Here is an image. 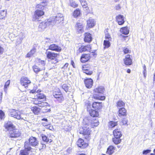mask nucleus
I'll return each mask as SVG.
<instances>
[{"label":"nucleus","instance_id":"obj_1","mask_svg":"<svg viewBox=\"0 0 155 155\" xmlns=\"http://www.w3.org/2000/svg\"><path fill=\"white\" fill-rule=\"evenodd\" d=\"M10 115L18 120H26L27 115L24 113L22 111L15 109H11L9 111Z\"/></svg>","mask_w":155,"mask_h":155},{"label":"nucleus","instance_id":"obj_2","mask_svg":"<svg viewBox=\"0 0 155 155\" xmlns=\"http://www.w3.org/2000/svg\"><path fill=\"white\" fill-rule=\"evenodd\" d=\"M51 26H53L56 24H58L63 21L64 19L63 15L61 13L58 14L55 16H53L49 19Z\"/></svg>","mask_w":155,"mask_h":155},{"label":"nucleus","instance_id":"obj_3","mask_svg":"<svg viewBox=\"0 0 155 155\" xmlns=\"http://www.w3.org/2000/svg\"><path fill=\"white\" fill-rule=\"evenodd\" d=\"M24 147V150L20 151L19 155H29L31 153L32 148L30 147H29L28 142H25Z\"/></svg>","mask_w":155,"mask_h":155},{"label":"nucleus","instance_id":"obj_4","mask_svg":"<svg viewBox=\"0 0 155 155\" xmlns=\"http://www.w3.org/2000/svg\"><path fill=\"white\" fill-rule=\"evenodd\" d=\"M91 130L89 127H85L82 128H81L79 130V133L84 136L86 139H88L89 136L90 134Z\"/></svg>","mask_w":155,"mask_h":155},{"label":"nucleus","instance_id":"obj_5","mask_svg":"<svg viewBox=\"0 0 155 155\" xmlns=\"http://www.w3.org/2000/svg\"><path fill=\"white\" fill-rule=\"evenodd\" d=\"M84 120L86 121L87 120L88 122L86 123V124L88 126L90 124L91 127L92 128H94L97 126L99 124L98 120L97 119H93L90 120L85 119Z\"/></svg>","mask_w":155,"mask_h":155},{"label":"nucleus","instance_id":"obj_6","mask_svg":"<svg viewBox=\"0 0 155 155\" xmlns=\"http://www.w3.org/2000/svg\"><path fill=\"white\" fill-rule=\"evenodd\" d=\"M44 14V12L40 10H37L35 11L33 16L32 20L33 21H38L42 16Z\"/></svg>","mask_w":155,"mask_h":155},{"label":"nucleus","instance_id":"obj_7","mask_svg":"<svg viewBox=\"0 0 155 155\" xmlns=\"http://www.w3.org/2000/svg\"><path fill=\"white\" fill-rule=\"evenodd\" d=\"M51 25V22L49 19L46 21H43L41 23L39 26L38 28L40 31H43L48 26Z\"/></svg>","mask_w":155,"mask_h":155},{"label":"nucleus","instance_id":"obj_8","mask_svg":"<svg viewBox=\"0 0 155 155\" xmlns=\"http://www.w3.org/2000/svg\"><path fill=\"white\" fill-rule=\"evenodd\" d=\"M28 142L29 147L31 146L33 147H35L38 145V141L37 138L33 137H30L28 140Z\"/></svg>","mask_w":155,"mask_h":155},{"label":"nucleus","instance_id":"obj_9","mask_svg":"<svg viewBox=\"0 0 155 155\" xmlns=\"http://www.w3.org/2000/svg\"><path fill=\"white\" fill-rule=\"evenodd\" d=\"M32 102L35 104L38 105L39 107H44L47 106L48 104L45 102H43L40 100L35 99V97L31 101Z\"/></svg>","mask_w":155,"mask_h":155},{"label":"nucleus","instance_id":"obj_10","mask_svg":"<svg viewBox=\"0 0 155 155\" xmlns=\"http://www.w3.org/2000/svg\"><path fill=\"white\" fill-rule=\"evenodd\" d=\"M84 25L82 23H77L75 26V29L78 33H81L84 32Z\"/></svg>","mask_w":155,"mask_h":155},{"label":"nucleus","instance_id":"obj_11","mask_svg":"<svg viewBox=\"0 0 155 155\" xmlns=\"http://www.w3.org/2000/svg\"><path fill=\"white\" fill-rule=\"evenodd\" d=\"M20 133L18 129H13L9 132V136L11 138L17 137L20 136Z\"/></svg>","mask_w":155,"mask_h":155},{"label":"nucleus","instance_id":"obj_12","mask_svg":"<svg viewBox=\"0 0 155 155\" xmlns=\"http://www.w3.org/2000/svg\"><path fill=\"white\" fill-rule=\"evenodd\" d=\"M21 83L22 85L24 86L25 87H26L28 84H30L31 81L28 78L24 77L21 78Z\"/></svg>","mask_w":155,"mask_h":155},{"label":"nucleus","instance_id":"obj_13","mask_svg":"<svg viewBox=\"0 0 155 155\" xmlns=\"http://www.w3.org/2000/svg\"><path fill=\"white\" fill-rule=\"evenodd\" d=\"M77 145L78 147L84 148L88 146L87 143H85L82 139L80 138L77 142Z\"/></svg>","mask_w":155,"mask_h":155},{"label":"nucleus","instance_id":"obj_14","mask_svg":"<svg viewBox=\"0 0 155 155\" xmlns=\"http://www.w3.org/2000/svg\"><path fill=\"white\" fill-rule=\"evenodd\" d=\"M49 49L58 52H60L61 50V48L55 44H52L49 47Z\"/></svg>","mask_w":155,"mask_h":155},{"label":"nucleus","instance_id":"obj_15","mask_svg":"<svg viewBox=\"0 0 155 155\" xmlns=\"http://www.w3.org/2000/svg\"><path fill=\"white\" fill-rule=\"evenodd\" d=\"M53 95L54 97L58 99L59 101H61L64 100V98L60 91H54L53 93Z\"/></svg>","mask_w":155,"mask_h":155},{"label":"nucleus","instance_id":"obj_16","mask_svg":"<svg viewBox=\"0 0 155 155\" xmlns=\"http://www.w3.org/2000/svg\"><path fill=\"white\" fill-rule=\"evenodd\" d=\"M47 58L53 60L56 58L57 56V54L54 53V52H52L47 50L46 52Z\"/></svg>","mask_w":155,"mask_h":155},{"label":"nucleus","instance_id":"obj_17","mask_svg":"<svg viewBox=\"0 0 155 155\" xmlns=\"http://www.w3.org/2000/svg\"><path fill=\"white\" fill-rule=\"evenodd\" d=\"M117 22L119 25H122L124 23L125 21L124 16L123 15H119L116 17Z\"/></svg>","mask_w":155,"mask_h":155},{"label":"nucleus","instance_id":"obj_18","mask_svg":"<svg viewBox=\"0 0 155 155\" xmlns=\"http://www.w3.org/2000/svg\"><path fill=\"white\" fill-rule=\"evenodd\" d=\"M93 82V80L91 78L85 79L84 80L85 86L88 88H90L91 87Z\"/></svg>","mask_w":155,"mask_h":155},{"label":"nucleus","instance_id":"obj_19","mask_svg":"<svg viewBox=\"0 0 155 155\" xmlns=\"http://www.w3.org/2000/svg\"><path fill=\"white\" fill-rule=\"evenodd\" d=\"M25 37V34L24 33L21 32L20 33L19 37L18 38L16 41L15 44L16 45H19L21 43L23 39Z\"/></svg>","mask_w":155,"mask_h":155},{"label":"nucleus","instance_id":"obj_20","mask_svg":"<svg viewBox=\"0 0 155 155\" xmlns=\"http://www.w3.org/2000/svg\"><path fill=\"white\" fill-rule=\"evenodd\" d=\"M125 64L127 65H130L132 64V59L130 58V55L127 54L125 56V58L124 59Z\"/></svg>","mask_w":155,"mask_h":155},{"label":"nucleus","instance_id":"obj_21","mask_svg":"<svg viewBox=\"0 0 155 155\" xmlns=\"http://www.w3.org/2000/svg\"><path fill=\"white\" fill-rule=\"evenodd\" d=\"M38 92V91L34 94L35 97V99H38L39 100L43 99L44 101L45 99V95L43 94L39 93Z\"/></svg>","mask_w":155,"mask_h":155},{"label":"nucleus","instance_id":"obj_22","mask_svg":"<svg viewBox=\"0 0 155 155\" xmlns=\"http://www.w3.org/2000/svg\"><path fill=\"white\" fill-rule=\"evenodd\" d=\"M90 58L89 54H83L81 58V61L82 63H85L88 61Z\"/></svg>","mask_w":155,"mask_h":155},{"label":"nucleus","instance_id":"obj_23","mask_svg":"<svg viewBox=\"0 0 155 155\" xmlns=\"http://www.w3.org/2000/svg\"><path fill=\"white\" fill-rule=\"evenodd\" d=\"M92 40V37L91 35L89 33H86L84 34V41L85 42H89Z\"/></svg>","mask_w":155,"mask_h":155},{"label":"nucleus","instance_id":"obj_24","mask_svg":"<svg viewBox=\"0 0 155 155\" xmlns=\"http://www.w3.org/2000/svg\"><path fill=\"white\" fill-rule=\"evenodd\" d=\"M92 106L93 107L95 110L100 109L102 107L101 103L98 102H94L93 103Z\"/></svg>","mask_w":155,"mask_h":155},{"label":"nucleus","instance_id":"obj_25","mask_svg":"<svg viewBox=\"0 0 155 155\" xmlns=\"http://www.w3.org/2000/svg\"><path fill=\"white\" fill-rule=\"evenodd\" d=\"M90 50V48L89 45L86 46H82L81 47L79 48L78 49V51L80 52H82L83 51H91Z\"/></svg>","mask_w":155,"mask_h":155},{"label":"nucleus","instance_id":"obj_26","mask_svg":"<svg viewBox=\"0 0 155 155\" xmlns=\"http://www.w3.org/2000/svg\"><path fill=\"white\" fill-rule=\"evenodd\" d=\"M87 25L89 28H92L95 24V22L94 19L90 18L87 21Z\"/></svg>","mask_w":155,"mask_h":155},{"label":"nucleus","instance_id":"obj_27","mask_svg":"<svg viewBox=\"0 0 155 155\" xmlns=\"http://www.w3.org/2000/svg\"><path fill=\"white\" fill-rule=\"evenodd\" d=\"M113 134L114 137L117 138H120L122 136L121 131L118 129H116L114 130Z\"/></svg>","mask_w":155,"mask_h":155},{"label":"nucleus","instance_id":"obj_28","mask_svg":"<svg viewBox=\"0 0 155 155\" xmlns=\"http://www.w3.org/2000/svg\"><path fill=\"white\" fill-rule=\"evenodd\" d=\"M4 126L5 128L8 130H10V131L12 130L13 129V125L11 122H8L7 123L5 124Z\"/></svg>","mask_w":155,"mask_h":155},{"label":"nucleus","instance_id":"obj_29","mask_svg":"<svg viewBox=\"0 0 155 155\" xmlns=\"http://www.w3.org/2000/svg\"><path fill=\"white\" fill-rule=\"evenodd\" d=\"M120 31L122 34L127 35L129 33V30L127 27H125L121 28Z\"/></svg>","mask_w":155,"mask_h":155},{"label":"nucleus","instance_id":"obj_30","mask_svg":"<svg viewBox=\"0 0 155 155\" xmlns=\"http://www.w3.org/2000/svg\"><path fill=\"white\" fill-rule=\"evenodd\" d=\"M7 11L6 10H2L0 11V19H5L6 16Z\"/></svg>","mask_w":155,"mask_h":155},{"label":"nucleus","instance_id":"obj_31","mask_svg":"<svg viewBox=\"0 0 155 155\" xmlns=\"http://www.w3.org/2000/svg\"><path fill=\"white\" fill-rule=\"evenodd\" d=\"M104 88L102 86H100L96 88L94 90L95 94L97 93H103L104 91Z\"/></svg>","mask_w":155,"mask_h":155},{"label":"nucleus","instance_id":"obj_32","mask_svg":"<svg viewBox=\"0 0 155 155\" xmlns=\"http://www.w3.org/2000/svg\"><path fill=\"white\" fill-rule=\"evenodd\" d=\"M81 4L84 8L85 10L87 11L89 9V8L87 6V3L85 0H79Z\"/></svg>","mask_w":155,"mask_h":155},{"label":"nucleus","instance_id":"obj_33","mask_svg":"<svg viewBox=\"0 0 155 155\" xmlns=\"http://www.w3.org/2000/svg\"><path fill=\"white\" fill-rule=\"evenodd\" d=\"M83 72L87 75H91L93 73V71H90L87 68L83 67L82 69Z\"/></svg>","mask_w":155,"mask_h":155},{"label":"nucleus","instance_id":"obj_34","mask_svg":"<svg viewBox=\"0 0 155 155\" xmlns=\"http://www.w3.org/2000/svg\"><path fill=\"white\" fill-rule=\"evenodd\" d=\"M33 68L34 71L36 73H37L40 71L45 69V67H42L41 68H39L36 65H34L33 67Z\"/></svg>","mask_w":155,"mask_h":155},{"label":"nucleus","instance_id":"obj_35","mask_svg":"<svg viewBox=\"0 0 155 155\" xmlns=\"http://www.w3.org/2000/svg\"><path fill=\"white\" fill-rule=\"evenodd\" d=\"M31 110L35 114L37 115L40 112V109L36 106H35L31 108Z\"/></svg>","mask_w":155,"mask_h":155},{"label":"nucleus","instance_id":"obj_36","mask_svg":"<svg viewBox=\"0 0 155 155\" xmlns=\"http://www.w3.org/2000/svg\"><path fill=\"white\" fill-rule=\"evenodd\" d=\"M119 116H125L126 115V110L124 108H120L119 111Z\"/></svg>","mask_w":155,"mask_h":155},{"label":"nucleus","instance_id":"obj_37","mask_svg":"<svg viewBox=\"0 0 155 155\" xmlns=\"http://www.w3.org/2000/svg\"><path fill=\"white\" fill-rule=\"evenodd\" d=\"M90 115L93 117H97L98 116V112L95 110H91L89 112Z\"/></svg>","mask_w":155,"mask_h":155},{"label":"nucleus","instance_id":"obj_38","mask_svg":"<svg viewBox=\"0 0 155 155\" xmlns=\"http://www.w3.org/2000/svg\"><path fill=\"white\" fill-rule=\"evenodd\" d=\"M114 148L113 146H110L108 148L107 153L109 155L112 154L114 152Z\"/></svg>","mask_w":155,"mask_h":155},{"label":"nucleus","instance_id":"obj_39","mask_svg":"<svg viewBox=\"0 0 155 155\" xmlns=\"http://www.w3.org/2000/svg\"><path fill=\"white\" fill-rule=\"evenodd\" d=\"M93 98L95 99L100 100H104L105 97L104 96H99L96 94H94L93 95Z\"/></svg>","mask_w":155,"mask_h":155},{"label":"nucleus","instance_id":"obj_40","mask_svg":"<svg viewBox=\"0 0 155 155\" xmlns=\"http://www.w3.org/2000/svg\"><path fill=\"white\" fill-rule=\"evenodd\" d=\"M41 136L42 137V138L44 142H45L46 143L48 142L51 143L52 141V140L51 139H49L45 135L43 134H41Z\"/></svg>","mask_w":155,"mask_h":155},{"label":"nucleus","instance_id":"obj_41","mask_svg":"<svg viewBox=\"0 0 155 155\" xmlns=\"http://www.w3.org/2000/svg\"><path fill=\"white\" fill-rule=\"evenodd\" d=\"M36 49L35 48H33L31 51L29 52L27 55V57H30L32 56L35 52Z\"/></svg>","mask_w":155,"mask_h":155},{"label":"nucleus","instance_id":"obj_42","mask_svg":"<svg viewBox=\"0 0 155 155\" xmlns=\"http://www.w3.org/2000/svg\"><path fill=\"white\" fill-rule=\"evenodd\" d=\"M46 4L45 3H41L37 4L36 6V8L43 10L45 7L46 6Z\"/></svg>","mask_w":155,"mask_h":155},{"label":"nucleus","instance_id":"obj_43","mask_svg":"<svg viewBox=\"0 0 155 155\" xmlns=\"http://www.w3.org/2000/svg\"><path fill=\"white\" fill-rule=\"evenodd\" d=\"M80 14V11L79 9H77L75 10L73 13V15L74 17L76 18Z\"/></svg>","mask_w":155,"mask_h":155},{"label":"nucleus","instance_id":"obj_44","mask_svg":"<svg viewBox=\"0 0 155 155\" xmlns=\"http://www.w3.org/2000/svg\"><path fill=\"white\" fill-rule=\"evenodd\" d=\"M125 105V103L122 101L119 100L117 104V107H123Z\"/></svg>","mask_w":155,"mask_h":155},{"label":"nucleus","instance_id":"obj_45","mask_svg":"<svg viewBox=\"0 0 155 155\" xmlns=\"http://www.w3.org/2000/svg\"><path fill=\"white\" fill-rule=\"evenodd\" d=\"M117 122L110 121L109 123L108 126L110 128H113L117 125Z\"/></svg>","mask_w":155,"mask_h":155},{"label":"nucleus","instance_id":"obj_46","mask_svg":"<svg viewBox=\"0 0 155 155\" xmlns=\"http://www.w3.org/2000/svg\"><path fill=\"white\" fill-rule=\"evenodd\" d=\"M42 124L44 126H46L47 127V128L48 129H49L51 130H52L53 129V126L51 125H50V124L49 123H43Z\"/></svg>","mask_w":155,"mask_h":155},{"label":"nucleus","instance_id":"obj_47","mask_svg":"<svg viewBox=\"0 0 155 155\" xmlns=\"http://www.w3.org/2000/svg\"><path fill=\"white\" fill-rule=\"evenodd\" d=\"M10 80H8L5 83L4 85V91L6 93L7 90V88L10 84Z\"/></svg>","mask_w":155,"mask_h":155},{"label":"nucleus","instance_id":"obj_48","mask_svg":"<svg viewBox=\"0 0 155 155\" xmlns=\"http://www.w3.org/2000/svg\"><path fill=\"white\" fill-rule=\"evenodd\" d=\"M110 40H104V48H108L110 46V43L109 42Z\"/></svg>","mask_w":155,"mask_h":155},{"label":"nucleus","instance_id":"obj_49","mask_svg":"<svg viewBox=\"0 0 155 155\" xmlns=\"http://www.w3.org/2000/svg\"><path fill=\"white\" fill-rule=\"evenodd\" d=\"M113 140L114 143L116 144L120 143L121 142V140L120 139V138L115 137L113 138Z\"/></svg>","mask_w":155,"mask_h":155},{"label":"nucleus","instance_id":"obj_50","mask_svg":"<svg viewBox=\"0 0 155 155\" xmlns=\"http://www.w3.org/2000/svg\"><path fill=\"white\" fill-rule=\"evenodd\" d=\"M104 32L105 33V38L106 40H107H107H111V38L107 30L105 31Z\"/></svg>","mask_w":155,"mask_h":155},{"label":"nucleus","instance_id":"obj_51","mask_svg":"<svg viewBox=\"0 0 155 155\" xmlns=\"http://www.w3.org/2000/svg\"><path fill=\"white\" fill-rule=\"evenodd\" d=\"M62 87L66 92H67L68 91V87L66 84H63Z\"/></svg>","mask_w":155,"mask_h":155},{"label":"nucleus","instance_id":"obj_52","mask_svg":"<svg viewBox=\"0 0 155 155\" xmlns=\"http://www.w3.org/2000/svg\"><path fill=\"white\" fill-rule=\"evenodd\" d=\"M123 51L124 54H126L130 53L131 51L128 48H124L123 49Z\"/></svg>","mask_w":155,"mask_h":155},{"label":"nucleus","instance_id":"obj_53","mask_svg":"<svg viewBox=\"0 0 155 155\" xmlns=\"http://www.w3.org/2000/svg\"><path fill=\"white\" fill-rule=\"evenodd\" d=\"M5 117V113L2 110H0V118L1 119L4 118Z\"/></svg>","mask_w":155,"mask_h":155},{"label":"nucleus","instance_id":"obj_54","mask_svg":"<svg viewBox=\"0 0 155 155\" xmlns=\"http://www.w3.org/2000/svg\"><path fill=\"white\" fill-rule=\"evenodd\" d=\"M17 31L16 29H14L13 33H11L10 34V35L13 37H16L18 35L17 33H16V32Z\"/></svg>","mask_w":155,"mask_h":155},{"label":"nucleus","instance_id":"obj_55","mask_svg":"<svg viewBox=\"0 0 155 155\" xmlns=\"http://www.w3.org/2000/svg\"><path fill=\"white\" fill-rule=\"evenodd\" d=\"M70 5L73 8L77 7L78 6V4L75 2H72V3L71 2L70 4Z\"/></svg>","mask_w":155,"mask_h":155},{"label":"nucleus","instance_id":"obj_56","mask_svg":"<svg viewBox=\"0 0 155 155\" xmlns=\"http://www.w3.org/2000/svg\"><path fill=\"white\" fill-rule=\"evenodd\" d=\"M46 42L47 43H52L54 42L53 40L51 38H46Z\"/></svg>","mask_w":155,"mask_h":155},{"label":"nucleus","instance_id":"obj_57","mask_svg":"<svg viewBox=\"0 0 155 155\" xmlns=\"http://www.w3.org/2000/svg\"><path fill=\"white\" fill-rule=\"evenodd\" d=\"M143 68L144 69V71H143V73L144 74V76L145 78L146 77V75L147 74L146 73V67L145 65H144L143 66Z\"/></svg>","mask_w":155,"mask_h":155},{"label":"nucleus","instance_id":"obj_58","mask_svg":"<svg viewBox=\"0 0 155 155\" xmlns=\"http://www.w3.org/2000/svg\"><path fill=\"white\" fill-rule=\"evenodd\" d=\"M151 151V150H144L143 151V154H147V153H150Z\"/></svg>","mask_w":155,"mask_h":155},{"label":"nucleus","instance_id":"obj_59","mask_svg":"<svg viewBox=\"0 0 155 155\" xmlns=\"http://www.w3.org/2000/svg\"><path fill=\"white\" fill-rule=\"evenodd\" d=\"M68 63H66L64 64V66L62 68H63V69H64V70H65V69H67V68L68 67Z\"/></svg>","mask_w":155,"mask_h":155},{"label":"nucleus","instance_id":"obj_60","mask_svg":"<svg viewBox=\"0 0 155 155\" xmlns=\"http://www.w3.org/2000/svg\"><path fill=\"white\" fill-rule=\"evenodd\" d=\"M40 63L42 65L43 67H44V66L45 65V61H40Z\"/></svg>","mask_w":155,"mask_h":155},{"label":"nucleus","instance_id":"obj_61","mask_svg":"<svg viewBox=\"0 0 155 155\" xmlns=\"http://www.w3.org/2000/svg\"><path fill=\"white\" fill-rule=\"evenodd\" d=\"M127 120L125 119H124L122 120V123H123V124H127Z\"/></svg>","mask_w":155,"mask_h":155},{"label":"nucleus","instance_id":"obj_62","mask_svg":"<svg viewBox=\"0 0 155 155\" xmlns=\"http://www.w3.org/2000/svg\"><path fill=\"white\" fill-rule=\"evenodd\" d=\"M71 64L72 66H73V67L75 68L74 63L73 61H71Z\"/></svg>","mask_w":155,"mask_h":155},{"label":"nucleus","instance_id":"obj_63","mask_svg":"<svg viewBox=\"0 0 155 155\" xmlns=\"http://www.w3.org/2000/svg\"><path fill=\"white\" fill-rule=\"evenodd\" d=\"M3 51V49L0 46V53H2Z\"/></svg>","mask_w":155,"mask_h":155},{"label":"nucleus","instance_id":"obj_64","mask_svg":"<svg viewBox=\"0 0 155 155\" xmlns=\"http://www.w3.org/2000/svg\"><path fill=\"white\" fill-rule=\"evenodd\" d=\"M116 8L117 10H119L120 8V7L119 5H117L116 6Z\"/></svg>","mask_w":155,"mask_h":155}]
</instances>
